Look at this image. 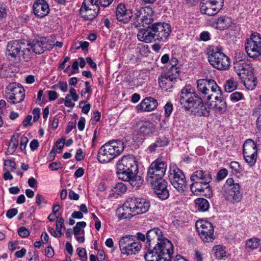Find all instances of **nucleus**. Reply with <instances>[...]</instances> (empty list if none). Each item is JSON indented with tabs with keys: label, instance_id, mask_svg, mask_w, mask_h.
<instances>
[{
	"label": "nucleus",
	"instance_id": "20e7f679",
	"mask_svg": "<svg viewBox=\"0 0 261 261\" xmlns=\"http://www.w3.org/2000/svg\"><path fill=\"white\" fill-rule=\"evenodd\" d=\"M26 41L15 40L9 41L6 46V55L14 61H28L29 60L30 50L27 48Z\"/></svg>",
	"mask_w": 261,
	"mask_h": 261
},
{
	"label": "nucleus",
	"instance_id": "39448f33",
	"mask_svg": "<svg viewBox=\"0 0 261 261\" xmlns=\"http://www.w3.org/2000/svg\"><path fill=\"white\" fill-rule=\"evenodd\" d=\"M138 173L137 162L131 155H124L117 164V173L120 179H127L132 175Z\"/></svg>",
	"mask_w": 261,
	"mask_h": 261
},
{
	"label": "nucleus",
	"instance_id": "9d476101",
	"mask_svg": "<svg viewBox=\"0 0 261 261\" xmlns=\"http://www.w3.org/2000/svg\"><path fill=\"white\" fill-rule=\"evenodd\" d=\"M190 178L193 181L190 186L191 191L203 192L204 188H198V186L199 184L204 186L207 185L212 180V176L209 171L199 170L194 172Z\"/></svg>",
	"mask_w": 261,
	"mask_h": 261
},
{
	"label": "nucleus",
	"instance_id": "4d7b16f0",
	"mask_svg": "<svg viewBox=\"0 0 261 261\" xmlns=\"http://www.w3.org/2000/svg\"><path fill=\"white\" fill-rule=\"evenodd\" d=\"M29 140L28 138L24 136H22L20 138V149L21 150H24L25 149L27 143L28 142Z\"/></svg>",
	"mask_w": 261,
	"mask_h": 261
},
{
	"label": "nucleus",
	"instance_id": "49530a36",
	"mask_svg": "<svg viewBox=\"0 0 261 261\" xmlns=\"http://www.w3.org/2000/svg\"><path fill=\"white\" fill-rule=\"evenodd\" d=\"M243 94L239 92H234L230 94V99L232 101L237 102L243 98Z\"/></svg>",
	"mask_w": 261,
	"mask_h": 261
},
{
	"label": "nucleus",
	"instance_id": "a18cd8bd",
	"mask_svg": "<svg viewBox=\"0 0 261 261\" xmlns=\"http://www.w3.org/2000/svg\"><path fill=\"white\" fill-rule=\"evenodd\" d=\"M36 203L38 206H41L46 204L47 203V201L43 195L37 194L36 196Z\"/></svg>",
	"mask_w": 261,
	"mask_h": 261
},
{
	"label": "nucleus",
	"instance_id": "680f3d73",
	"mask_svg": "<svg viewBox=\"0 0 261 261\" xmlns=\"http://www.w3.org/2000/svg\"><path fill=\"white\" fill-rule=\"evenodd\" d=\"M49 168L51 170H57L62 168L61 163L60 162H54L49 164Z\"/></svg>",
	"mask_w": 261,
	"mask_h": 261
},
{
	"label": "nucleus",
	"instance_id": "a19ab883",
	"mask_svg": "<svg viewBox=\"0 0 261 261\" xmlns=\"http://www.w3.org/2000/svg\"><path fill=\"white\" fill-rule=\"evenodd\" d=\"M238 87V82L233 77L227 80L225 84V91L226 92L230 93Z\"/></svg>",
	"mask_w": 261,
	"mask_h": 261
},
{
	"label": "nucleus",
	"instance_id": "f03ea898",
	"mask_svg": "<svg viewBox=\"0 0 261 261\" xmlns=\"http://www.w3.org/2000/svg\"><path fill=\"white\" fill-rule=\"evenodd\" d=\"M150 207V203L140 197H129L124 203L122 212L119 214L121 219H129L132 217L146 213Z\"/></svg>",
	"mask_w": 261,
	"mask_h": 261
},
{
	"label": "nucleus",
	"instance_id": "09e8293b",
	"mask_svg": "<svg viewBox=\"0 0 261 261\" xmlns=\"http://www.w3.org/2000/svg\"><path fill=\"white\" fill-rule=\"evenodd\" d=\"M155 142L157 143L158 146L160 147L166 146L169 143V140L166 137L164 136L158 138Z\"/></svg>",
	"mask_w": 261,
	"mask_h": 261
},
{
	"label": "nucleus",
	"instance_id": "052dcab7",
	"mask_svg": "<svg viewBox=\"0 0 261 261\" xmlns=\"http://www.w3.org/2000/svg\"><path fill=\"white\" fill-rule=\"evenodd\" d=\"M32 114L33 115V120L34 121H37L40 115V110L38 108H35L32 112Z\"/></svg>",
	"mask_w": 261,
	"mask_h": 261
},
{
	"label": "nucleus",
	"instance_id": "4be33fe9",
	"mask_svg": "<svg viewBox=\"0 0 261 261\" xmlns=\"http://www.w3.org/2000/svg\"><path fill=\"white\" fill-rule=\"evenodd\" d=\"M154 190V192L159 198L166 199L168 198L169 193L167 189V182L164 179H153L148 181Z\"/></svg>",
	"mask_w": 261,
	"mask_h": 261
},
{
	"label": "nucleus",
	"instance_id": "393cba45",
	"mask_svg": "<svg viewBox=\"0 0 261 261\" xmlns=\"http://www.w3.org/2000/svg\"><path fill=\"white\" fill-rule=\"evenodd\" d=\"M33 8L35 15L40 18L47 15L50 11L48 4L44 0H36Z\"/></svg>",
	"mask_w": 261,
	"mask_h": 261
},
{
	"label": "nucleus",
	"instance_id": "7c9ffc66",
	"mask_svg": "<svg viewBox=\"0 0 261 261\" xmlns=\"http://www.w3.org/2000/svg\"><path fill=\"white\" fill-rule=\"evenodd\" d=\"M158 103L154 98L149 97L145 98L140 104V109L143 111H151L158 106Z\"/></svg>",
	"mask_w": 261,
	"mask_h": 261
},
{
	"label": "nucleus",
	"instance_id": "f257e3e1",
	"mask_svg": "<svg viewBox=\"0 0 261 261\" xmlns=\"http://www.w3.org/2000/svg\"><path fill=\"white\" fill-rule=\"evenodd\" d=\"M179 98L180 105L186 111H191L197 116H209V110L191 85H187L182 88Z\"/></svg>",
	"mask_w": 261,
	"mask_h": 261
},
{
	"label": "nucleus",
	"instance_id": "412c9836",
	"mask_svg": "<svg viewBox=\"0 0 261 261\" xmlns=\"http://www.w3.org/2000/svg\"><path fill=\"white\" fill-rule=\"evenodd\" d=\"M25 44L28 45L27 48L30 50V60L32 53L39 55L43 53L47 48L48 43L45 38L39 37L33 40L32 42L26 41Z\"/></svg>",
	"mask_w": 261,
	"mask_h": 261
},
{
	"label": "nucleus",
	"instance_id": "603ef678",
	"mask_svg": "<svg viewBox=\"0 0 261 261\" xmlns=\"http://www.w3.org/2000/svg\"><path fill=\"white\" fill-rule=\"evenodd\" d=\"M228 171L226 169H221L217 175V180L220 181L223 179L227 175Z\"/></svg>",
	"mask_w": 261,
	"mask_h": 261
},
{
	"label": "nucleus",
	"instance_id": "a211bd4d",
	"mask_svg": "<svg viewBox=\"0 0 261 261\" xmlns=\"http://www.w3.org/2000/svg\"><path fill=\"white\" fill-rule=\"evenodd\" d=\"M149 28L154 33L155 41H165L171 32L170 25L165 22L152 24Z\"/></svg>",
	"mask_w": 261,
	"mask_h": 261
},
{
	"label": "nucleus",
	"instance_id": "dca6fc26",
	"mask_svg": "<svg viewBox=\"0 0 261 261\" xmlns=\"http://www.w3.org/2000/svg\"><path fill=\"white\" fill-rule=\"evenodd\" d=\"M153 11L150 7L139 8L136 9L134 14L135 23H138L143 27L150 25L153 21Z\"/></svg>",
	"mask_w": 261,
	"mask_h": 261
},
{
	"label": "nucleus",
	"instance_id": "aec40b11",
	"mask_svg": "<svg viewBox=\"0 0 261 261\" xmlns=\"http://www.w3.org/2000/svg\"><path fill=\"white\" fill-rule=\"evenodd\" d=\"M90 1L84 0L80 10L81 16L86 20H93L99 12L98 5L91 3Z\"/></svg>",
	"mask_w": 261,
	"mask_h": 261
},
{
	"label": "nucleus",
	"instance_id": "4c0bfd02",
	"mask_svg": "<svg viewBox=\"0 0 261 261\" xmlns=\"http://www.w3.org/2000/svg\"><path fill=\"white\" fill-rule=\"evenodd\" d=\"M195 203L197 209L202 212L208 210L210 207L208 201L204 198H199L195 200Z\"/></svg>",
	"mask_w": 261,
	"mask_h": 261
},
{
	"label": "nucleus",
	"instance_id": "58836bf2",
	"mask_svg": "<svg viewBox=\"0 0 261 261\" xmlns=\"http://www.w3.org/2000/svg\"><path fill=\"white\" fill-rule=\"evenodd\" d=\"M207 79H200L197 81V87L199 93L203 95V98H207V89L206 88Z\"/></svg>",
	"mask_w": 261,
	"mask_h": 261
},
{
	"label": "nucleus",
	"instance_id": "338daca9",
	"mask_svg": "<svg viewBox=\"0 0 261 261\" xmlns=\"http://www.w3.org/2000/svg\"><path fill=\"white\" fill-rule=\"evenodd\" d=\"M84 158L83 155V152L82 149H79L76 151L75 158L76 161H80L82 160Z\"/></svg>",
	"mask_w": 261,
	"mask_h": 261
},
{
	"label": "nucleus",
	"instance_id": "8fccbe9b",
	"mask_svg": "<svg viewBox=\"0 0 261 261\" xmlns=\"http://www.w3.org/2000/svg\"><path fill=\"white\" fill-rule=\"evenodd\" d=\"M79 257L82 261L87 260V255L86 250L83 248H78L76 250Z\"/></svg>",
	"mask_w": 261,
	"mask_h": 261
},
{
	"label": "nucleus",
	"instance_id": "bf43d9fd",
	"mask_svg": "<svg viewBox=\"0 0 261 261\" xmlns=\"http://www.w3.org/2000/svg\"><path fill=\"white\" fill-rule=\"evenodd\" d=\"M17 213L18 211L16 208H10L7 211L6 213V216L8 218L11 219L14 216H15L17 214Z\"/></svg>",
	"mask_w": 261,
	"mask_h": 261
},
{
	"label": "nucleus",
	"instance_id": "9b49d317",
	"mask_svg": "<svg viewBox=\"0 0 261 261\" xmlns=\"http://www.w3.org/2000/svg\"><path fill=\"white\" fill-rule=\"evenodd\" d=\"M169 178L172 185L178 192H182L185 191L186 187L185 176L176 166L170 167Z\"/></svg>",
	"mask_w": 261,
	"mask_h": 261
},
{
	"label": "nucleus",
	"instance_id": "c03bdc74",
	"mask_svg": "<svg viewBox=\"0 0 261 261\" xmlns=\"http://www.w3.org/2000/svg\"><path fill=\"white\" fill-rule=\"evenodd\" d=\"M5 169L8 171H14L16 169V164L14 160H7L4 162Z\"/></svg>",
	"mask_w": 261,
	"mask_h": 261
},
{
	"label": "nucleus",
	"instance_id": "e433bc0d",
	"mask_svg": "<svg viewBox=\"0 0 261 261\" xmlns=\"http://www.w3.org/2000/svg\"><path fill=\"white\" fill-rule=\"evenodd\" d=\"M137 174L132 175L130 177H128L129 179H122L123 181H128L129 184L134 187L139 188L143 183V178Z\"/></svg>",
	"mask_w": 261,
	"mask_h": 261
},
{
	"label": "nucleus",
	"instance_id": "a878e982",
	"mask_svg": "<svg viewBox=\"0 0 261 261\" xmlns=\"http://www.w3.org/2000/svg\"><path fill=\"white\" fill-rule=\"evenodd\" d=\"M164 240L168 239L163 237L162 231L158 228L150 229L146 233V240L148 246L151 247L155 244H158V243Z\"/></svg>",
	"mask_w": 261,
	"mask_h": 261
},
{
	"label": "nucleus",
	"instance_id": "79ce46f5",
	"mask_svg": "<svg viewBox=\"0 0 261 261\" xmlns=\"http://www.w3.org/2000/svg\"><path fill=\"white\" fill-rule=\"evenodd\" d=\"M260 240L258 238H253L246 241V247L250 250H253L258 248L259 245Z\"/></svg>",
	"mask_w": 261,
	"mask_h": 261
},
{
	"label": "nucleus",
	"instance_id": "0e129e2a",
	"mask_svg": "<svg viewBox=\"0 0 261 261\" xmlns=\"http://www.w3.org/2000/svg\"><path fill=\"white\" fill-rule=\"evenodd\" d=\"M48 231L53 236L56 238H60L62 235V232H58L57 231H56V230H54V228L50 227L48 228Z\"/></svg>",
	"mask_w": 261,
	"mask_h": 261
},
{
	"label": "nucleus",
	"instance_id": "ea45409f",
	"mask_svg": "<svg viewBox=\"0 0 261 261\" xmlns=\"http://www.w3.org/2000/svg\"><path fill=\"white\" fill-rule=\"evenodd\" d=\"M127 190V187L123 182H118L112 189V194L115 195H121L124 194Z\"/></svg>",
	"mask_w": 261,
	"mask_h": 261
},
{
	"label": "nucleus",
	"instance_id": "3c124183",
	"mask_svg": "<svg viewBox=\"0 0 261 261\" xmlns=\"http://www.w3.org/2000/svg\"><path fill=\"white\" fill-rule=\"evenodd\" d=\"M173 105L171 102H167L164 107L165 116L168 117L170 116L173 111Z\"/></svg>",
	"mask_w": 261,
	"mask_h": 261
},
{
	"label": "nucleus",
	"instance_id": "f8f14e48",
	"mask_svg": "<svg viewBox=\"0 0 261 261\" xmlns=\"http://www.w3.org/2000/svg\"><path fill=\"white\" fill-rule=\"evenodd\" d=\"M179 75V70L173 68L171 72L162 73L159 77V84L161 88L167 92L171 91Z\"/></svg>",
	"mask_w": 261,
	"mask_h": 261
},
{
	"label": "nucleus",
	"instance_id": "c85d7f7f",
	"mask_svg": "<svg viewBox=\"0 0 261 261\" xmlns=\"http://www.w3.org/2000/svg\"><path fill=\"white\" fill-rule=\"evenodd\" d=\"M233 68L240 79L248 73L251 75V67L243 60L234 62Z\"/></svg>",
	"mask_w": 261,
	"mask_h": 261
},
{
	"label": "nucleus",
	"instance_id": "37998d69",
	"mask_svg": "<svg viewBox=\"0 0 261 261\" xmlns=\"http://www.w3.org/2000/svg\"><path fill=\"white\" fill-rule=\"evenodd\" d=\"M8 12L7 7L5 5L0 3V22L3 21L6 18Z\"/></svg>",
	"mask_w": 261,
	"mask_h": 261
},
{
	"label": "nucleus",
	"instance_id": "2eb2a0df",
	"mask_svg": "<svg viewBox=\"0 0 261 261\" xmlns=\"http://www.w3.org/2000/svg\"><path fill=\"white\" fill-rule=\"evenodd\" d=\"M195 226L203 242L209 243L214 241V228L211 223L200 220L196 222Z\"/></svg>",
	"mask_w": 261,
	"mask_h": 261
},
{
	"label": "nucleus",
	"instance_id": "de8ad7c7",
	"mask_svg": "<svg viewBox=\"0 0 261 261\" xmlns=\"http://www.w3.org/2000/svg\"><path fill=\"white\" fill-rule=\"evenodd\" d=\"M57 220L56 221V226L57 231L59 232H62V228L64 227V229L65 228L64 226V220L62 217H57Z\"/></svg>",
	"mask_w": 261,
	"mask_h": 261
},
{
	"label": "nucleus",
	"instance_id": "423d86ee",
	"mask_svg": "<svg viewBox=\"0 0 261 261\" xmlns=\"http://www.w3.org/2000/svg\"><path fill=\"white\" fill-rule=\"evenodd\" d=\"M207 55L209 63L214 68L223 70L229 67L230 65L229 59L218 47H210Z\"/></svg>",
	"mask_w": 261,
	"mask_h": 261
},
{
	"label": "nucleus",
	"instance_id": "cd10ccee",
	"mask_svg": "<svg viewBox=\"0 0 261 261\" xmlns=\"http://www.w3.org/2000/svg\"><path fill=\"white\" fill-rule=\"evenodd\" d=\"M212 97L214 98L215 100L210 102V106L214 109L217 113H223L226 110L227 106L225 101L223 99L222 91H220L216 93Z\"/></svg>",
	"mask_w": 261,
	"mask_h": 261
},
{
	"label": "nucleus",
	"instance_id": "13d9d810",
	"mask_svg": "<svg viewBox=\"0 0 261 261\" xmlns=\"http://www.w3.org/2000/svg\"><path fill=\"white\" fill-rule=\"evenodd\" d=\"M68 95L71 97L72 99L74 101H76L79 99V95L76 94V90L74 88L70 89L69 94Z\"/></svg>",
	"mask_w": 261,
	"mask_h": 261
},
{
	"label": "nucleus",
	"instance_id": "1a4fd4ad",
	"mask_svg": "<svg viewBox=\"0 0 261 261\" xmlns=\"http://www.w3.org/2000/svg\"><path fill=\"white\" fill-rule=\"evenodd\" d=\"M6 98L11 104L22 101L25 97V91L20 84L16 82L10 83L6 88Z\"/></svg>",
	"mask_w": 261,
	"mask_h": 261
},
{
	"label": "nucleus",
	"instance_id": "6ab92c4d",
	"mask_svg": "<svg viewBox=\"0 0 261 261\" xmlns=\"http://www.w3.org/2000/svg\"><path fill=\"white\" fill-rule=\"evenodd\" d=\"M243 156L250 166L253 165L257 158V147L255 142L250 139L246 140L243 144Z\"/></svg>",
	"mask_w": 261,
	"mask_h": 261
},
{
	"label": "nucleus",
	"instance_id": "5701e85b",
	"mask_svg": "<svg viewBox=\"0 0 261 261\" xmlns=\"http://www.w3.org/2000/svg\"><path fill=\"white\" fill-rule=\"evenodd\" d=\"M116 15L119 21L127 23L132 18L133 13L132 10L127 8L124 4L120 3L117 7Z\"/></svg>",
	"mask_w": 261,
	"mask_h": 261
},
{
	"label": "nucleus",
	"instance_id": "6e6552de",
	"mask_svg": "<svg viewBox=\"0 0 261 261\" xmlns=\"http://www.w3.org/2000/svg\"><path fill=\"white\" fill-rule=\"evenodd\" d=\"M119 245L121 253L127 255L136 254L142 247L136 237L133 235H126L121 237Z\"/></svg>",
	"mask_w": 261,
	"mask_h": 261
},
{
	"label": "nucleus",
	"instance_id": "ddd939ff",
	"mask_svg": "<svg viewBox=\"0 0 261 261\" xmlns=\"http://www.w3.org/2000/svg\"><path fill=\"white\" fill-rule=\"evenodd\" d=\"M167 169V164L161 159L154 161L148 168L147 174V180L162 179Z\"/></svg>",
	"mask_w": 261,
	"mask_h": 261
},
{
	"label": "nucleus",
	"instance_id": "e2e57ef3",
	"mask_svg": "<svg viewBox=\"0 0 261 261\" xmlns=\"http://www.w3.org/2000/svg\"><path fill=\"white\" fill-rule=\"evenodd\" d=\"M72 98L67 95L65 98L64 105L67 107H72L74 106V103L72 102Z\"/></svg>",
	"mask_w": 261,
	"mask_h": 261
},
{
	"label": "nucleus",
	"instance_id": "f3484780",
	"mask_svg": "<svg viewBox=\"0 0 261 261\" xmlns=\"http://www.w3.org/2000/svg\"><path fill=\"white\" fill-rule=\"evenodd\" d=\"M224 0H202L200 4V11L208 16L217 14L222 9Z\"/></svg>",
	"mask_w": 261,
	"mask_h": 261
},
{
	"label": "nucleus",
	"instance_id": "774afa93",
	"mask_svg": "<svg viewBox=\"0 0 261 261\" xmlns=\"http://www.w3.org/2000/svg\"><path fill=\"white\" fill-rule=\"evenodd\" d=\"M100 114L98 111H95L93 114V117L92 120V124H95L97 122L100 120Z\"/></svg>",
	"mask_w": 261,
	"mask_h": 261
},
{
	"label": "nucleus",
	"instance_id": "f704fd0d",
	"mask_svg": "<svg viewBox=\"0 0 261 261\" xmlns=\"http://www.w3.org/2000/svg\"><path fill=\"white\" fill-rule=\"evenodd\" d=\"M212 251L215 256L219 259L225 260L229 255L228 253L225 251V247L220 245L214 246Z\"/></svg>",
	"mask_w": 261,
	"mask_h": 261
},
{
	"label": "nucleus",
	"instance_id": "6e6d98bb",
	"mask_svg": "<svg viewBox=\"0 0 261 261\" xmlns=\"http://www.w3.org/2000/svg\"><path fill=\"white\" fill-rule=\"evenodd\" d=\"M84 103H85L84 101H81L79 103L80 107H82V111L83 113H84L85 114H87L90 110L91 105H90V104L88 103V104H86V105L82 106V105Z\"/></svg>",
	"mask_w": 261,
	"mask_h": 261
},
{
	"label": "nucleus",
	"instance_id": "c9c22d12",
	"mask_svg": "<svg viewBox=\"0 0 261 261\" xmlns=\"http://www.w3.org/2000/svg\"><path fill=\"white\" fill-rule=\"evenodd\" d=\"M154 125L150 121H145L142 122L139 128V133L143 136L148 135L153 133L154 132Z\"/></svg>",
	"mask_w": 261,
	"mask_h": 261
},
{
	"label": "nucleus",
	"instance_id": "4468645a",
	"mask_svg": "<svg viewBox=\"0 0 261 261\" xmlns=\"http://www.w3.org/2000/svg\"><path fill=\"white\" fill-rule=\"evenodd\" d=\"M245 50L250 58H257L261 55V37L258 33H253L246 39Z\"/></svg>",
	"mask_w": 261,
	"mask_h": 261
},
{
	"label": "nucleus",
	"instance_id": "7ed1b4c3",
	"mask_svg": "<svg viewBox=\"0 0 261 261\" xmlns=\"http://www.w3.org/2000/svg\"><path fill=\"white\" fill-rule=\"evenodd\" d=\"M147 252L144 255L146 261H171L173 253V246L169 240L161 241L158 244L148 246Z\"/></svg>",
	"mask_w": 261,
	"mask_h": 261
},
{
	"label": "nucleus",
	"instance_id": "864d4df0",
	"mask_svg": "<svg viewBox=\"0 0 261 261\" xmlns=\"http://www.w3.org/2000/svg\"><path fill=\"white\" fill-rule=\"evenodd\" d=\"M18 233L21 238H26L30 234L29 231L25 227H21L18 230Z\"/></svg>",
	"mask_w": 261,
	"mask_h": 261
},
{
	"label": "nucleus",
	"instance_id": "b1692460",
	"mask_svg": "<svg viewBox=\"0 0 261 261\" xmlns=\"http://www.w3.org/2000/svg\"><path fill=\"white\" fill-rule=\"evenodd\" d=\"M103 146L114 158L123 152L125 147L123 141L119 140L110 141Z\"/></svg>",
	"mask_w": 261,
	"mask_h": 261
},
{
	"label": "nucleus",
	"instance_id": "c756f323",
	"mask_svg": "<svg viewBox=\"0 0 261 261\" xmlns=\"http://www.w3.org/2000/svg\"><path fill=\"white\" fill-rule=\"evenodd\" d=\"M137 38L139 41L145 43H149L155 41L154 33L149 28V25L146 27V29H141L139 31Z\"/></svg>",
	"mask_w": 261,
	"mask_h": 261
},
{
	"label": "nucleus",
	"instance_id": "5fc2aeb1",
	"mask_svg": "<svg viewBox=\"0 0 261 261\" xmlns=\"http://www.w3.org/2000/svg\"><path fill=\"white\" fill-rule=\"evenodd\" d=\"M230 168L234 170L236 172H240V166L238 162L236 161L231 162L229 164Z\"/></svg>",
	"mask_w": 261,
	"mask_h": 261
},
{
	"label": "nucleus",
	"instance_id": "bb28decb",
	"mask_svg": "<svg viewBox=\"0 0 261 261\" xmlns=\"http://www.w3.org/2000/svg\"><path fill=\"white\" fill-rule=\"evenodd\" d=\"M232 23L231 17L226 15L221 16L217 19L213 18L211 20V25L220 31L229 28Z\"/></svg>",
	"mask_w": 261,
	"mask_h": 261
},
{
	"label": "nucleus",
	"instance_id": "69168bd1",
	"mask_svg": "<svg viewBox=\"0 0 261 261\" xmlns=\"http://www.w3.org/2000/svg\"><path fill=\"white\" fill-rule=\"evenodd\" d=\"M19 137V134L17 133L14 134L10 141V143H12V144H14L17 146L18 145Z\"/></svg>",
	"mask_w": 261,
	"mask_h": 261
},
{
	"label": "nucleus",
	"instance_id": "72a5a7b5",
	"mask_svg": "<svg viewBox=\"0 0 261 261\" xmlns=\"http://www.w3.org/2000/svg\"><path fill=\"white\" fill-rule=\"evenodd\" d=\"M97 159L100 163H107L111 161L114 158L102 145L98 152Z\"/></svg>",
	"mask_w": 261,
	"mask_h": 261
},
{
	"label": "nucleus",
	"instance_id": "473e14b6",
	"mask_svg": "<svg viewBox=\"0 0 261 261\" xmlns=\"http://www.w3.org/2000/svg\"><path fill=\"white\" fill-rule=\"evenodd\" d=\"M244 83V86L248 90H253L257 84L256 79L254 76L253 73L251 71V75L247 74L245 76L240 79Z\"/></svg>",
	"mask_w": 261,
	"mask_h": 261
},
{
	"label": "nucleus",
	"instance_id": "0eeeda50",
	"mask_svg": "<svg viewBox=\"0 0 261 261\" xmlns=\"http://www.w3.org/2000/svg\"><path fill=\"white\" fill-rule=\"evenodd\" d=\"M221 193L226 200L231 202H239L241 201L242 194L240 186L238 183H234L232 178H228L222 187Z\"/></svg>",
	"mask_w": 261,
	"mask_h": 261
},
{
	"label": "nucleus",
	"instance_id": "2f4dec72",
	"mask_svg": "<svg viewBox=\"0 0 261 261\" xmlns=\"http://www.w3.org/2000/svg\"><path fill=\"white\" fill-rule=\"evenodd\" d=\"M206 88L207 89V100H210L214 95L221 91L214 80L207 79Z\"/></svg>",
	"mask_w": 261,
	"mask_h": 261
}]
</instances>
